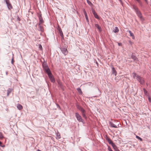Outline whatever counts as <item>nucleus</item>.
<instances>
[{
    "instance_id": "e433bc0d",
    "label": "nucleus",
    "mask_w": 151,
    "mask_h": 151,
    "mask_svg": "<svg viewBox=\"0 0 151 151\" xmlns=\"http://www.w3.org/2000/svg\"><path fill=\"white\" fill-rule=\"evenodd\" d=\"M138 2L140 5L142 6V2L140 1Z\"/></svg>"
},
{
    "instance_id": "cd10ccee",
    "label": "nucleus",
    "mask_w": 151,
    "mask_h": 151,
    "mask_svg": "<svg viewBox=\"0 0 151 151\" xmlns=\"http://www.w3.org/2000/svg\"><path fill=\"white\" fill-rule=\"evenodd\" d=\"M87 3H88V4L90 6L92 5V4L89 0H87Z\"/></svg>"
},
{
    "instance_id": "37998d69",
    "label": "nucleus",
    "mask_w": 151,
    "mask_h": 151,
    "mask_svg": "<svg viewBox=\"0 0 151 151\" xmlns=\"http://www.w3.org/2000/svg\"><path fill=\"white\" fill-rule=\"evenodd\" d=\"M145 2H146V3H147V0H145Z\"/></svg>"
},
{
    "instance_id": "f8f14e48",
    "label": "nucleus",
    "mask_w": 151,
    "mask_h": 151,
    "mask_svg": "<svg viewBox=\"0 0 151 151\" xmlns=\"http://www.w3.org/2000/svg\"><path fill=\"white\" fill-rule=\"evenodd\" d=\"M111 68H112V73L114 74L115 76L116 75V72L114 68L113 67V66H112L111 67Z\"/></svg>"
},
{
    "instance_id": "9b49d317",
    "label": "nucleus",
    "mask_w": 151,
    "mask_h": 151,
    "mask_svg": "<svg viewBox=\"0 0 151 151\" xmlns=\"http://www.w3.org/2000/svg\"><path fill=\"white\" fill-rule=\"evenodd\" d=\"M38 26L39 27V30L41 32H43L44 31V28L41 25V24H38Z\"/></svg>"
},
{
    "instance_id": "f3484780",
    "label": "nucleus",
    "mask_w": 151,
    "mask_h": 151,
    "mask_svg": "<svg viewBox=\"0 0 151 151\" xmlns=\"http://www.w3.org/2000/svg\"><path fill=\"white\" fill-rule=\"evenodd\" d=\"M131 58L134 60H135V61H138V58H137V57L134 55H132V56H131Z\"/></svg>"
},
{
    "instance_id": "6e6552de",
    "label": "nucleus",
    "mask_w": 151,
    "mask_h": 151,
    "mask_svg": "<svg viewBox=\"0 0 151 151\" xmlns=\"http://www.w3.org/2000/svg\"><path fill=\"white\" fill-rule=\"evenodd\" d=\"M61 50L62 52L65 55H66L68 54V51L67 48L66 47H62L61 48Z\"/></svg>"
},
{
    "instance_id": "ddd939ff",
    "label": "nucleus",
    "mask_w": 151,
    "mask_h": 151,
    "mask_svg": "<svg viewBox=\"0 0 151 151\" xmlns=\"http://www.w3.org/2000/svg\"><path fill=\"white\" fill-rule=\"evenodd\" d=\"M110 126L112 127H114L115 128H117V127L116 125H115L114 124H113L112 122H109Z\"/></svg>"
},
{
    "instance_id": "2f4dec72",
    "label": "nucleus",
    "mask_w": 151,
    "mask_h": 151,
    "mask_svg": "<svg viewBox=\"0 0 151 151\" xmlns=\"http://www.w3.org/2000/svg\"><path fill=\"white\" fill-rule=\"evenodd\" d=\"M87 84L88 85L91 86H92L93 85V84L91 83H87Z\"/></svg>"
},
{
    "instance_id": "c03bdc74",
    "label": "nucleus",
    "mask_w": 151,
    "mask_h": 151,
    "mask_svg": "<svg viewBox=\"0 0 151 151\" xmlns=\"http://www.w3.org/2000/svg\"><path fill=\"white\" fill-rule=\"evenodd\" d=\"M137 0V1L138 2H139V1H140V0Z\"/></svg>"
},
{
    "instance_id": "72a5a7b5",
    "label": "nucleus",
    "mask_w": 151,
    "mask_h": 151,
    "mask_svg": "<svg viewBox=\"0 0 151 151\" xmlns=\"http://www.w3.org/2000/svg\"><path fill=\"white\" fill-rule=\"evenodd\" d=\"M14 59H13V58L12 59V61H11V63L12 64H13V63H14Z\"/></svg>"
},
{
    "instance_id": "f257e3e1",
    "label": "nucleus",
    "mask_w": 151,
    "mask_h": 151,
    "mask_svg": "<svg viewBox=\"0 0 151 151\" xmlns=\"http://www.w3.org/2000/svg\"><path fill=\"white\" fill-rule=\"evenodd\" d=\"M133 76L134 78L136 77V79L141 84H143L144 83L145 81L142 77L138 75H137L136 73H132Z\"/></svg>"
},
{
    "instance_id": "9d476101",
    "label": "nucleus",
    "mask_w": 151,
    "mask_h": 151,
    "mask_svg": "<svg viewBox=\"0 0 151 151\" xmlns=\"http://www.w3.org/2000/svg\"><path fill=\"white\" fill-rule=\"evenodd\" d=\"M49 77V78L50 80L52 82L54 83L55 82V79L52 76V74H51L50 76H48Z\"/></svg>"
},
{
    "instance_id": "c85d7f7f",
    "label": "nucleus",
    "mask_w": 151,
    "mask_h": 151,
    "mask_svg": "<svg viewBox=\"0 0 151 151\" xmlns=\"http://www.w3.org/2000/svg\"><path fill=\"white\" fill-rule=\"evenodd\" d=\"M136 138H137V139H139L140 141H142V139L140 138V137L138 136H136Z\"/></svg>"
},
{
    "instance_id": "a18cd8bd",
    "label": "nucleus",
    "mask_w": 151,
    "mask_h": 151,
    "mask_svg": "<svg viewBox=\"0 0 151 151\" xmlns=\"http://www.w3.org/2000/svg\"><path fill=\"white\" fill-rule=\"evenodd\" d=\"M37 151H42L38 149V150H37Z\"/></svg>"
},
{
    "instance_id": "6ab92c4d",
    "label": "nucleus",
    "mask_w": 151,
    "mask_h": 151,
    "mask_svg": "<svg viewBox=\"0 0 151 151\" xmlns=\"http://www.w3.org/2000/svg\"><path fill=\"white\" fill-rule=\"evenodd\" d=\"M95 26L99 29V31H101V27L99 24H95Z\"/></svg>"
},
{
    "instance_id": "c9c22d12",
    "label": "nucleus",
    "mask_w": 151,
    "mask_h": 151,
    "mask_svg": "<svg viewBox=\"0 0 151 151\" xmlns=\"http://www.w3.org/2000/svg\"><path fill=\"white\" fill-rule=\"evenodd\" d=\"M108 149L109 151H111L112 150L111 149V147L109 146L108 147Z\"/></svg>"
},
{
    "instance_id": "f03ea898",
    "label": "nucleus",
    "mask_w": 151,
    "mask_h": 151,
    "mask_svg": "<svg viewBox=\"0 0 151 151\" xmlns=\"http://www.w3.org/2000/svg\"><path fill=\"white\" fill-rule=\"evenodd\" d=\"M133 7L136 12V14L137 16L139 17V18L142 20H143L142 17V16L141 13L140 11L139 10L137 7L135 5L133 6Z\"/></svg>"
},
{
    "instance_id": "5701e85b",
    "label": "nucleus",
    "mask_w": 151,
    "mask_h": 151,
    "mask_svg": "<svg viewBox=\"0 0 151 151\" xmlns=\"http://www.w3.org/2000/svg\"><path fill=\"white\" fill-rule=\"evenodd\" d=\"M77 90L79 93H80L81 94H82V91L80 88H77Z\"/></svg>"
},
{
    "instance_id": "de8ad7c7",
    "label": "nucleus",
    "mask_w": 151,
    "mask_h": 151,
    "mask_svg": "<svg viewBox=\"0 0 151 151\" xmlns=\"http://www.w3.org/2000/svg\"><path fill=\"white\" fill-rule=\"evenodd\" d=\"M96 64H98L97 62H96Z\"/></svg>"
},
{
    "instance_id": "58836bf2",
    "label": "nucleus",
    "mask_w": 151,
    "mask_h": 151,
    "mask_svg": "<svg viewBox=\"0 0 151 151\" xmlns=\"http://www.w3.org/2000/svg\"><path fill=\"white\" fill-rule=\"evenodd\" d=\"M2 144V142L0 141V146H1Z\"/></svg>"
},
{
    "instance_id": "393cba45",
    "label": "nucleus",
    "mask_w": 151,
    "mask_h": 151,
    "mask_svg": "<svg viewBox=\"0 0 151 151\" xmlns=\"http://www.w3.org/2000/svg\"><path fill=\"white\" fill-rule=\"evenodd\" d=\"M56 135L57 137H56V138H58V139H60V135L59 133H57L56 134Z\"/></svg>"
},
{
    "instance_id": "a19ab883",
    "label": "nucleus",
    "mask_w": 151,
    "mask_h": 151,
    "mask_svg": "<svg viewBox=\"0 0 151 151\" xmlns=\"http://www.w3.org/2000/svg\"><path fill=\"white\" fill-rule=\"evenodd\" d=\"M57 106H58L59 107V109H60V106L58 104H57Z\"/></svg>"
},
{
    "instance_id": "4c0bfd02",
    "label": "nucleus",
    "mask_w": 151,
    "mask_h": 151,
    "mask_svg": "<svg viewBox=\"0 0 151 151\" xmlns=\"http://www.w3.org/2000/svg\"><path fill=\"white\" fill-rule=\"evenodd\" d=\"M128 32H129V33L130 34L131 33H132L131 32V31L130 30H129L128 31Z\"/></svg>"
},
{
    "instance_id": "39448f33",
    "label": "nucleus",
    "mask_w": 151,
    "mask_h": 151,
    "mask_svg": "<svg viewBox=\"0 0 151 151\" xmlns=\"http://www.w3.org/2000/svg\"><path fill=\"white\" fill-rule=\"evenodd\" d=\"M75 116L78 121L81 122H83V120L81 116L77 112L75 113Z\"/></svg>"
},
{
    "instance_id": "f704fd0d",
    "label": "nucleus",
    "mask_w": 151,
    "mask_h": 151,
    "mask_svg": "<svg viewBox=\"0 0 151 151\" xmlns=\"http://www.w3.org/2000/svg\"><path fill=\"white\" fill-rule=\"evenodd\" d=\"M148 99L149 101L150 102H151V98L149 96L148 98Z\"/></svg>"
},
{
    "instance_id": "c756f323",
    "label": "nucleus",
    "mask_w": 151,
    "mask_h": 151,
    "mask_svg": "<svg viewBox=\"0 0 151 151\" xmlns=\"http://www.w3.org/2000/svg\"><path fill=\"white\" fill-rule=\"evenodd\" d=\"M130 35V36L132 37V38L133 39H134L135 37H134V36L133 33H132Z\"/></svg>"
},
{
    "instance_id": "412c9836",
    "label": "nucleus",
    "mask_w": 151,
    "mask_h": 151,
    "mask_svg": "<svg viewBox=\"0 0 151 151\" xmlns=\"http://www.w3.org/2000/svg\"><path fill=\"white\" fill-rule=\"evenodd\" d=\"M42 66L43 67V69L45 68H46L47 67H48V66L47 65V64L45 63H44L42 64Z\"/></svg>"
},
{
    "instance_id": "bb28decb",
    "label": "nucleus",
    "mask_w": 151,
    "mask_h": 151,
    "mask_svg": "<svg viewBox=\"0 0 151 151\" xmlns=\"http://www.w3.org/2000/svg\"><path fill=\"white\" fill-rule=\"evenodd\" d=\"M4 136L2 134V133L0 132V139H2L3 138Z\"/></svg>"
},
{
    "instance_id": "ea45409f",
    "label": "nucleus",
    "mask_w": 151,
    "mask_h": 151,
    "mask_svg": "<svg viewBox=\"0 0 151 151\" xmlns=\"http://www.w3.org/2000/svg\"><path fill=\"white\" fill-rule=\"evenodd\" d=\"M1 146L2 147H5V145H2V146L1 145Z\"/></svg>"
},
{
    "instance_id": "49530a36",
    "label": "nucleus",
    "mask_w": 151,
    "mask_h": 151,
    "mask_svg": "<svg viewBox=\"0 0 151 151\" xmlns=\"http://www.w3.org/2000/svg\"><path fill=\"white\" fill-rule=\"evenodd\" d=\"M120 2H122L121 0H119Z\"/></svg>"
},
{
    "instance_id": "473e14b6",
    "label": "nucleus",
    "mask_w": 151,
    "mask_h": 151,
    "mask_svg": "<svg viewBox=\"0 0 151 151\" xmlns=\"http://www.w3.org/2000/svg\"><path fill=\"white\" fill-rule=\"evenodd\" d=\"M92 13H93V14H94L96 13V12L95 11V10L94 9H92Z\"/></svg>"
},
{
    "instance_id": "09e8293b",
    "label": "nucleus",
    "mask_w": 151,
    "mask_h": 151,
    "mask_svg": "<svg viewBox=\"0 0 151 151\" xmlns=\"http://www.w3.org/2000/svg\"><path fill=\"white\" fill-rule=\"evenodd\" d=\"M111 151H112V150H111Z\"/></svg>"
},
{
    "instance_id": "7ed1b4c3",
    "label": "nucleus",
    "mask_w": 151,
    "mask_h": 151,
    "mask_svg": "<svg viewBox=\"0 0 151 151\" xmlns=\"http://www.w3.org/2000/svg\"><path fill=\"white\" fill-rule=\"evenodd\" d=\"M77 108L80 110L82 113V115L83 118L85 119H86V111L85 110L83 109L82 107L78 105H77Z\"/></svg>"
},
{
    "instance_id": "423d86ee",
    "label": "nucleus",
    "mask_w": 151,
    "mask_h": 151,
    "mask_svg": "<svg viewBox=\"0 0 151 151\" xmlns=\"http://www.w3.org/2000/svg\"><path fill=\"white\" fill-rule=\"evenodd\" d=\"M38 17L39 20V22L38 24H39V25H40V24H42L43 23L44 21L42 17V14H40L38 15Z\"/></svg>"
},
{
    "instance_id": "2eb2a0df",
    "label": "nucleus",
    "mask_w": 151,
    "mask_h": 151,
    "mask_svg": "<svg viewBox=\"0 0 151 151\" xmlns=\"http://www.w3.org/2000/svg\"><path fill=\"white\" fill-rule=\"evenodd\" d=\"M107 140L109 143L110 144H111L112 146V145H113L114 144V143H113L112 141L110 139L108 138L107 139Z\"/></svg>"
},
{
    "instance_id": "79ce46f5",
    "label": "nucleus",
    "mask_w": 151,
    "mask_h": 151,
    "mask_svg": "<svg viewBox=\"0 0 151 151\" xmlns=\"http://www.w3.org/2000/svg\"><path fill=\"white\" fill-rule=\"evenodd\" d=\"M121 43H118V45L119 46H120L121 45Z\"/></svg>"
},
{
    "instance_id": "20e7f679",
    "label": "nucleus",
    "mask_w": 151,
    "mask_h": 151,
    "mask_svg": "<svg viewBox=\"0 0 151 151\" xmlns=\"http://www.w3.org/2000/svg\"><path fill=\"white\" fill-rule=\"evenodd\" d=\"M4 1H5L7 6V7L9 10H11L13 9V6L10 2L9 0H4Z\"/></svg>"
},
{
    "instance_id": "b1692460",
    "label": "nucleus",
    "mask_w": 151,
    "mask_h": 151,
    "mask_svg": "<svg viewBox=\"0 0 151 151\" xmlns=\"http://www.w3.org/2000/svg\"><path fill=\"white\" fill-rule=\"evenodd\" d=\"M94 17H95V18L97 19H99V16H98V15H97V13H96L95 14H93Z\"/></svg>"
},
{
    "instance_id": "1a4fd4ad",
    "label": "nucleus",
    "mask_w": 151,
    "mask_h": 151,
    "mask_svg": "<svg viewBox=\"0 0 151 151\" xmlns=\"http://www.w3.org/2000/svg\"><path fill=\"white\" fill-rule=\"evenodd\" d=\"M57 29H58V30L59 31V33L60 34V35L61 37L62 38H63V37H64V35H63V32L62 30L61 29V28H60V27L58 26V27L57 28Z\"/></svg>"
},
{
    "instance_id": "aec40b11",
    "label": "nucleus",
    "mask_w": 151,
    "mask_h": 151,
    "mask_svg": "<svg viewBox=\"0 0 151 151\" xmlns=\"http://www.w3.org/2000/svg\"><path fill=\"white\" fill-rule=\"evenodd\" d=\"M12 89L11 88H9L7 90V96H9V94L12 92Z\"/></svg>"
},
{
    "instance_id": "a211bd4d",
    "label": "nucleus",
    "mask_w": 151,
    "mask_h": 151,
    "mask_svg": "<svg viewBox=\"0 0 151 151\" xmlns=\"http://www.w3.org/2000/svg\"><path fill=\"white\" fill-rule=\"evenodd\" d=\"M17 108L19 110H21L23 109V107L22 105L19 104H18L17 105Z\"/></svg>"
},
{
    "instance_id": "7c9ffc66",
    "label": "nucleus",
    "mask_w": 151,
    "mask_h": 151,
    "mask_svg": "<svg viewBox=\"0 0 151 151\" xmlns=\"http://www.w3.org/2000/svg\"><path fill=\"white\" fill-rule=\"evenodd\" d=\"M39 48L40 50H42V45L40 44L39 45Z\"/></svg>"
},
{
    "instance_id": "4468645a",
    "label": "nucleus",
    "mask_w": 151,
    "mask_h": 151,
    "mask_svg": "<svg viewBox=\"0 0 151 151\" xmlns=\"http://www.w3.org/2000/svg\"><path fill=\"white\" fill-rule=\"evenodd\" d=\"M84 14L86 19V21H87V22H89L88 19V17L87 13H86V12L85 9H84Z\"/></svg>"
},
{
    "instance_id": "4be33fe9",
    "label": "nucleus",
    "mask_w": 151,
    "mask_h": 151,
    "mask_svg": "<svg viewBox=\"0 0 151 151\" xmlns=\"http://www.w3.org/2000/svg\"><path fill=\"white\" fill-rule=\"evenodd\" d=\"M119 31L118 28L117 27H116L115 29L113 30V32L115 33L118 32Z\"/></svg>"
},
{
    "instance_id": "dca6fc26",
    "label": "nucleus",
    "mask_w": 151,
    "mask_h": 151,
    "mask_svg": "<svg viewBox=\"0 0 151 151\" xmlns=\"http://www.w3.org/2000/svg\"><path fill=\"white\" fill-rule=\"evenodd\" d=\"M112 146L115 151H119L118 148L116 147V145L114 144L113 145H112Z\"/></svg>"
},
{
    "instance_id": "0eeeda50",
    "label": "nucleus",
    "mask_w": 151,
    "mask_h": 151,
    "mask_svg": "<svg viewBox=\"0 0 151 151\" xmlns=\"http://www.w3.org/2000/svg\"><path fill=\"white\" fill-rule=\"evenodd\" d=\"M45 71L47 74L48 76H50L51 74V72L50 71V69L48 67L46 68H45L43 69Z\"/></svg>"
},
{
    "instance_id": "a878e982",
    "label": "nucleus",
    "mask_w": 151,
    "mask_h": 151,
    "mask_svg": "<svg viewBox=\"0 0 151 151\" xmlns=\"http://www.w3.org/2000/svg\"><path fill=\"white\" fill-rule=\"evenodd\" d=\"M143 90L145 94V95H147V91L144 88L143 89Z\"/></svg>"
}]
</instances>
